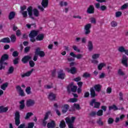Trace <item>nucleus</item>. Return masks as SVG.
Here are the masks:
<instances>
[{
  "instance_id": "nucleus-38",
  "label": "nucleus",
  "mask_w": 128,
  "mask_h": 128,
  "mask_svg": "<svg viewBox=\"0 0 128 128\" xmlns=\"http://www.w3.org/2000/svg\"><path fill=\"white\" fill-rule=\"evenodd\" d=\"M96 114L98 116H102L104 114V110H100L96 112Z\"/></svg>"
},
{
  "instance_id": "nucleus-41",
  "label": "nucleus",
  "mask_w": 128,
  "mask_h": 128,
  "mask_svg": "<svg viewBox=\"0 0 128 128\" xmlns=\"http://www.w3.org/2000/svg\"><path fill=\"white\" fill-rule=\"evenodd\" d=\"M14 68L13 66L10 67L8 70V74H12V72H14Z\"/></svg>"
},
{
  "instance_id": "nucleus-26",
  "label": "nucleus",
  "mask_w": 128,
  "mask_h": 128,
  "mask_svg": "<svg viewBox=\"0 0 128 128\" xmlns=\"http://www.w3.org/2000/svg\"><path fill=\"white\" fill-rule=\"evenodd\" d=\"M8 110V107H4L3 106H0V114L2 112H6Z\"/></svg>"
},
{
  "instance_id": "nucleus-46",
  "label": "nucleus",
  "mask_w": 128,
  "mask_h": 128,
  "mask_svg": "<svg viewBox=\"0 0 128 128\" xmlns=\"http://www.w3.org/2000/svg\"><path fill=\"white\" fill-rule=\"evenodd\" d=\"M77 90H78V86H72L71 92H76Z\"/></svg>"
},
{
  "instance_id": "nucleus-35",
  "label": "nucleus",
  "mask_w": 128,
  "mask_h": 128,
  "mask_svg": "<svg viewBox=\"0 0 128 128\" xmlns=\"http://www.w3.org/2000/svg\"><path fill=\"white\" fill-rule=\"evenodd\" d=\"M10 38L12 42H15L16 40V35L14 34L11 35Z\"/></svg>"
},
{
  "instance_id": "nucleus-44",
  "label": "nucleus",
  "mask_w": 128,
  "mask_h": 128,
  "mask_svg": "<svg viewBox=\"0 0 128 128\" xmlns=\"http://www.w3.org/2000/svg\"><path fill=\"white\" fill-rule=\"evenodd\" d=\"M29 64H30V68H34V66H36V64L32 60H31L29 62Z\"/></svg>"
},
{
  "instance_id": "nucleus-25",
  "label": "nucleus",
  "mask_w": 128,
  "mask_h": 128,
  "mask_svg": "<svg viewBox=\"0 0 128 128\" xmlns=\"http://www.w3.org/2000/svg\"><path fill=\"white\" fill-rule=\"evenodd\" d=\"M90 96H96V90L94 88H90Z\"/></svg>"
},
{
  "instance_id": "nucleus-62",
  "label": "nucleus",
  "mask_w": 128,
  "mask_h": 128,
  "mask_svg": "<svg viewBox=\"0 0 128 128\" xmlns=\"http://www.w3.org/2000/svg\"><path fill=\"white\" fill-rule=\"evenodd\" d=\"M13 62L14 64H18V58H15V59L13 60Z\"/></svg>"
},
{
  "instance_id": "nucleus-19",
  "label": "nucleus",
  "mask_w": 128,
  "mask_h": 128,
  "mask_svg": "<svg viewBox=\"0 0 128 128\" xmlns=\"http://www.w3.org/2000/svg\"><path fill=\"white\" fill-rule=\"evenodd\" d=\"M48 128H56V123L54 121L52 120L51 122L48 123L47 124Z\"/></svg>"
},
{
  "instance_id": "nucleus-49",
  "label": "nucleus",
  "mask_w": 128,
  "mask_h": 128,
  "mask_svg": "<svg viewBox=\"0 0 128 128\" xmlns=\"http://www.w3.org/2000/svg\"><path fill=\"white\" fill-rule=\"evenodd\" d=\"M122 12L118 11L116 12V18H120V16H122Z\"/></svg>"
},
{
  "instance_id": "nucleus-17",
  "label": "nucleus",
  "mask_w": 128,
  "mask_h": 128,
  "mask_svg": "<svg viewBox=\"0 0 128 128\" xmlns=\"http://www.w3.org/2000/svg\"><path fill=\"white\" fill-rule=\"evenodd\" d=\"M38 34V31L36 30H32L30 32V34H29V36H33L36 38Z\"/></svg>"
},
{
  "instance_id": "nucleus-45",
  "label": "nucleus",
  "mask_w": 128,
  "mask_h": 128,
  "mask_svg": "<svg viewBox=\"0 0 128 128\" xmlns=\"http://www.w3.org/2000/svg\"><path fill=\"white\" fill-rule=\"evenodd\" d=\"M100 58V54H94L92 56L93 60H96V58Z\"/></svg>"
},
{
  "instance_id": "nucleus-28",
  "label": "nucleus",
  "mask_w": 128,
  "mask_h": 128,
  "mask_svg": "<svg viewBox=\"0 0 128 128\" xmlns=\"http://www.w3.org/2000/svg\"><path fill=\"white\" fill-rule=\"evenodd\" d=\"M64 78H66V73H58V78L64 80Z\"/></svg>"
},
{
  "instance_id": "nucleus-33",
  "label": "nucleus",
  "mask_w": 128,
  "mask_h": 128,
  "mask_svg": "<svg viewBox=\"0 0 128 128\" xmlns=\"http://www.w3.org/2000/svg\"><path fill=\"white\" fill-rule=\"evenodd\" d=\"M4 64H6V66L8 65V62H3L2 64H0V70L6 68V66H4Z\"/></svg>"
},
{
  "instance_id": "nucleus-47",
  "label": "nucleus",
  "mask_w": 128,
  "mask_h": 128,
  "mask_svg": "<svg viewBox=\"0 0 128 128\" xmlns=\"http://www.w3.org/2000/svg\"><path fill=\"white\" fill-rule=\"evenodd\" d=\"M126 8H128V4L126 3L124 4L120 7V10H126Z\"/></svg>"
},
{
  "instance_id": "nucleus-51",
  "label": "nucleus",
  "mask_w": 128,
  "mask_h": 128,
  "mask_svg": "<svg viewBox=\"0 0 128 128\" xmlns=\"http://www.w3.org/2000/svg\"><path fill=\"white\" fill-rule=\"evenodd\" d=\"M112 88L108 87L106 89V92L107 94H112Z\"/></svg>"
},
{
  "instance_id": "nucleus-36",
  "label": "nucleus",
  "mask_w": 128,
  "mask_h": 128,
  "mask_svg": "<svg viewBox=\"0 0 128 128\" xmlns=\"http://www.w3.org/2000/svg\"><path fill=\"white\" fill-rule=\"evenodd\" d=\"M96 122L98 126H104V122L102 120V118H99Z\"/></svg>"
},
{
  "instance_id": "nucleus-64",
  "label": "nucleus",
  "mask_w": 128,
  "mask_h": 128,
  "mask_svg": "<svg viewBox=\"0 0 128 128\" xmlns=\"http://www.w3.org/2000/svg\"><path fill=\"white\" fill-rule=\"evenodd\" d=\"M76 58L78 60H80V58H82V54H78L76 55Z\"/></svg>"
},
{
  "instance_id": "nucleus-21",
  "label": "nucleus",
  "mask_w": 128,
  "mask_h": 128,
  "mask_svg": "<svg viewBox=\"0 0 128 128\" xmlns=\"http://www.w3.org/2000/svg\"><path fill=\"white\" fill-rule=\"evenodd\" d=\"M41 4L44 8H48V0H42Z\"/></svg>"
},
{
  "instance_id": "nucleus-22",
  "label": "nucleus",
  "mask_w": 128,
  "mask_h": 128,
  "mask_svg": "<svg viewBox=\"0 0 128 128\" xmlns=\"http://www.w3.org/2000/svg\"><path fill=\"white\" fill-rule=\"evenodd\" d=\"M14 16H16V12H11L9 14L8 20H12L14 18Z\"/></svg>"
},
{
  "instance_id": "nucleus-40",
  "label": "nucleus",
  "mask_w": 128,
  "mask_h": 128,
  "mask_svg": "<svg viewBox=\"0 0 128 128\" xmlns=\"http://www.w3.org/2000/svg\"><path fill=\"white\" fill-rule=\"evenodd\" d=\"M82 77L84 78H90V74L88 73V72H86L83 74Z\"/></svg>"
},
{
  "instance_id": "nucleus-3",
  "label": "nucleus",
  "mask_w": 128,
  "mask_h": 128,
  "mask_svg": "<svg viewBox=\"0 0 128 128\" xmlns=\"http://www.w3.org/2000/svg\"><path fill=\"white\" fill-rule=\"evenodd\" d=\"M14 120L15 124L17 126H18L20 124V112L16 111L14 114Z\"/></svg>"
},
{
  "instance_id": "nucleus-15",
  "label": "nucleus",
  "mask_w": 128,
  "mask_h": 128,
  "mask_svg": "<svg viewBox=\"0 0 128 128\" xmlns=\"http://www.w3.org/2000/svg\"><path fill=\"white\" fill-rule=\"evenodd\" d=\"M118 50L120 52H124L126 56H128V50H126L124 47L122 46H120L118 48Z\"/></svg>"
},
{
  "instance_id": "nucleus-61",
  "label": "nucleus",
  "mask_w": 128,
  "mask_h": 128,
  "mask_svg": "<svg viewBox=\"0 0 128 128\" xmlns=\"http://www.w3.org/2000/svg\"><path fill=\"white\" fill-rule=\"evenodd\" d=\"M48 100H51L52 102L56 100V96H48Z\"/></svg>"
},
{
  "instance_id": "nucleus-56",
  "label": "nucleus",
  "mask_w": 128,
  "mask_h": 128,
  "mask_svg": "<svg viewBox=\"0 0 128 128\" xmlns=\"http://www.w3.org/2000/svg\"><path fill=\"white\" fill-rule=\"evenodd\" d=\"M29 38H30V42H34L36 40V38L34 37L29 36Z\"/></svg>"
},
{
  "instance_id": "nucleus-48",
  "label": "nucleus",
  "mask_w": 128,
  "mask_h": 128,
  "mask_svg": "<svg viewBox=\"0 0 128 128\" xmlns=\"http://www.w3.org/2000/svg\"><path fill=\"white\" fill-rule=\"evenodd\" d=\"M106 8H107L106 6L104 5L101 6L100 7V10L102 12H104V10H106Z\"/></svg>"
},
{
  "instance_id": "nucleus-8",
  "label": "nucleus",
  "mask_w": 128,
  "mask_h": 128,
  "mask_svg": "<svg viewBox=\"0 0 128 128\" xmlns=\"http://www.w3.org/2000/svg\"><path fill=\"white\" fill-rule=\"evenodd\" d=\"M66 70L68 72L69 74H76V67H72L70 68H66Z\"/></svg>"
},
{
  "instance_id": "nucleus-7",
  "label": "nucleus",
  "mask_w": 128,
  "mask_h": 128,
  "mask_svg": "<svg viewBox=\"0 0 128 128\" xmlns=\"http://www.w3.org/2000/svg\"><path fill=\"white\" fill-rule=\"evenodd\" d=\"M94 108H100V102H97L96 100L93 99L90 102V106H94Z\"/></svg>"
},
{
  "instance_id": "nucleus-42",
  "label": "nucleus",
  "mask_w": 128,
  "mask_h": 128,
  "mask_svg": "<svg viewBox=\"0 0 128 128\" xmlns=\"http://www.w3.org/2000/svg\"><path fill=\"white\" fill-rule=\"evenodd\" d=\"M110 24L112 28H116V26H118V23L116 21H112L110 22Z\"/></svg>"
},
{
  "instance_id": "nucleus-1",
  "label": "nucleus",
  "mask_w": 128,
  "mask_h": 128,
  "mask_svg": "<svg viewBox=\"0 0 128 128\" xmlns=\"http://www.w3.org/2000/svg\"><path fill=\"white\" fill-rule=\"evenodd\" d=\"M27 11L28 12V14L29 17L32 20H34V18L32 16V12H34V14L35 16L38 18V14H40V12H38V10L36 8H34L32 10V6H30L27 8Z\"/></svg>"
},
{
  "instance_id": "nucleus-16",
  "label": "nucleus",
  "mask_w": 128,
  "mask_h": 128,
  "mask_svg": "<svg viewBox=\"0 0 128 128\" xmlns=\"http://www.w3.org/2000/svg\"><path fill=\"white\" fill-rule=\"evenodd\" d=\"M88 48L89 52H92L94 50V44H92V42L89 40L88 43Z\"/></svg>"
},
{
  "instance_id": "nucleus-12",
  "label": "nucleus",
  "mask_w": 128,
  "mask_h": 128,
  "mask_svg": "<svg viewBox=\"0 0 128 128\" xmlns=\"http://www.w3.org/2000/svg\"><path fill=\"white\" fill-rule=\"evenodd\" d=\"M34 68H32L30 70L27 72L26 73L24 74H21V78H26V76H30L32 74V72H34Z\"/></svg>"
},
{
  "instance_id": "nucleus-13",
  "label": "nucleus",
  "mask_w": 128,
  "mask_h": 128,
  "mask_svg": "<svg viewBox=\"0 0 128 128\" xmlns=\"http://www.w3.org/2000/svg\"><path fill=\"white\" fill-rule=\"evenodd\" d=\"M16 90L19 92L20 96H24V90L22 89V87H20V86H16Z\"/></svg>"
},
{
  "instance_id": "nucleus-54",
  "label": "nucleus",
  "mask_w": 128,
  "mask_h": 128,
  "mask_svg": "<svg viewBox=\"0 0 128 128\" xmlns=\"http://www.w3.org/2000/svg\"><path fill=\"white\" fill-rule=\"evenodd\" d=\"M72 48L73 50H75L76 52H80V49H78V47L76 46H72Z\"/></svg>"
},
{
  "instance_id": "nucleus-63",
  "label": "nucleus",
  "mask_w": 128,
  "mask_h": 128,
  "mask_svg": "<svg viewBox=\"0 0 128 128\" xmlns=\"http://www.w3.org/2000/svg\"><path fill=\"white\" fill-rule=\"evenodd\" d=\"M90 22L92 24H96V18H91V20H90Z\"/></svg>"
},
{
  "instance_id": "nucleus-24",
  "label": "nucleus",
  "mask_w": 128,
  "mask_h": 128,
  "mask_svg": "<svg viewBox=\"0 0 128 128\" xmlns=\"http://www.w3.org/2000/svg\"><path fill=\"white\" fill-rule=\"evenodd\" d=\"M70 108V106L68 104H64L63 106V109L62 110V114H66V112H68V108Z\"/></svg>"
},
{
  "instance_id": "nucleus-32",
  "label": "nucleus",
  "mask_w": 128,
  "mask_h": 128,
  "mask_svg": "<svg viewBox=\"0 0 128 128\" xmlns=\"http://www.w3.org/2000/svg\"><path fill=\"white\" fill-rule=\"evenodd\" d=\"M32 116H34V114H32V112H28L26 114V116H25L24 119L28 120Z\"/></svg>"
},
{
  "instance_id": "nucleus-11",
  "label": "nucleus",
  "mask_w": 128,
  "mask_h": 128,
  "mask_svg": "<svg viewBox=\"0 0 128 128\" xmlns=\"http://www.w3.org/2000/svg\"><path fill=\"white\" fill-rule=\"evenodd\" d=\"M10 58V56H8V54H3L0 58V64H2L3 62H6V60H8V58Z\"/></svg>"
},
{
  "instance_id": "nucleus-59",
  "label": "nucleus",
  "mask_w": 128,
  "mask_h": 128,
  "mask_svg": "<svg viewBox=\"0 0 128 128\" xmlns=\"http://www.w3.org/2000/svg\"><path fill=\"white\" fill-rule=\"evenodd\" d=\"M22 15L23 16V18H26L28 16V11H24L22 12Z\"/></svg>"
},
{
  "instance_id": "nucleus-14",
  "label": "nucleus",
  "mask_w": 128,
  "mask_h": 128,
  "mask_svg": "<svg viewBox=\"0 0 128 128\" xmlns=\"http://www.w3.org/2000/svg\"><path fill=\"white\" fill-rule=\"evenodd\" d=\"M30 60H32V57L30 56H26L24 57V58H22V62H23V64H27V62H28Z\"/></svg>"
},
{
  "instance_id": "nucleus-39",
  "label": "nucleus",
  "mask_w": 128,
  "mask_h": 128,
  "mask_svg": "<svg viewBox=\"0 0 128 128\" xmlns=\"http://www.w3.org/2000/svg\"><path fill=\"white\" fill-rule=\"evenodd\" d=\"M60 128H66V122L62 120L60 124Z\"/></svg>"
},
{
  "instance_id": "nucleus-52",
  "label": "nucleus",
  "mask_w": 128,
  "mask_h": 128,
  "mask_svg": "<svg viewBox=\"0 0 128 128\" xmlns=\"http://www.w3.org/2000/svg\"><path fill=\"white\" fill-rule=\"evenodd\" d=\"M118 74H119V76H124V73L122 72V69H118Z\"/></svg>"
},
{
  "instance_id": "nucleus-30",
  "label": "nucleus",
  "mask_w": 128,
  "mask_h": 128,
  "mask_svg": "<svg viewBox=\"0 0 128 128\" xmlns=\"http://www.w3.org/2000/svg\"><path fill=\"white\" fill-rule=\"evenodd\" d=\"M104 66H106V64H104V62L100 63L98 64V70H102V68H104Z\"/></svg>"
},
{
  "instance_id": "nucleus-6",
  "label": "nucleus",
  "mask_w": 128,
  "mask_h": 128,
  "mask_svg": "<svg viewBox=\"0 0 128 128\" xmlns=\"http://www.w3.org/2000/svg\"><path fill=\"white\" fill-rule=\"evenodd\" d=\"M90 28H92L91 24H87L85 25L84 28V30H85V34L88 35L90 34Z\"/></svg>"
},
{
  "instance_id": "nucleus-60",
  "label": "nucleus",
  "mask_w": 128,
  "mask_h": 128,
  "mask_svg": "<svg viewBox=\"0 0 128 128\" xmlns=\"http://www.w3.org/2000/svg\"><path fill=\"white\" fill-rule=\"evenodd\" d=\"M22 35V32H20V30H18L16 31V36H20Z\"/></svg>"
},
{
  "instance_id": "nucleus-23",
  "label": "nucleus",
  "mask_w": 128,
  "mask_h": 128,
  "mask_svg": "<svg viewBox=\"0 0 128 128\" xmlns=\"http://www.w3.org/2000/svg\"><path fill=\"white\" fill-rule=\"evenodd\" d=\"M0 42H4V44H8L10 42V40L8 38H4L0 40Z\"/></svg>"
},
{
  "instance_id": "nucleus-34",
  "label": "nucleus",
  "mask_w": 128,
  "mask_h": 128,
  "mask_svg": "<svg viewBox=\"0 0 128 128\" xmlns=\"http://www.w3.org/2000/svg\"><path fill=\"white\" fill-rule=\"evenodd\" d=\"M74 86V84L71 83L68 84L67 86V90L68 92H72V86Z\"/></svg>"
},
{
  "instance_id": "nucleus-27",
  "label": "nucleus",
  "mask_w": 128,
  "mask_h": 128,
  "mask_svg": "<svg viewBox=\"0 0 128 128\" xmlns=\"http://www.w3.org/2000/svg\"><path fill=\"white\" fill-rule=\"evenodd\" d=\"M20 110H24V100H22L20 102Z\"/></svg>"
},
{
  "instance_id": "nucleus-55",
  "label": "nucleus",
  "mask_w": 128,
  "mask_h": 128,
  "mask_svg": "<svg viewBox=\"0 0 128 128\" xmlns=\"http://www.w3.org/2000/svg\"><path fill=\"white\" fill-rule=\"evenodd\" d=\"M108 124H112L114 122V119L112 118H110L108 119Z\"/></svg>"
},
{
  "instance_id": "nucleus-4",
  "label": "nucleus",
  "mask_w": 128,
  "mask_h": 128,
  "mask_svg": "<svg viewBox=\"0 0 128 128\" xmlns=\"http://www.w3.org/2000/svg\"><path fill=\"white\" fill-rule=\"evenodd\" d=\"M36 104V102L34 100L28 99L26 101V106L27 108H32V106H34Z\"/></svg>"
},
{
  "instance_id": "nucleus-58",
  "label": "nucleus",
  "mask_w": 128,
  "mask_h": 128,
  "mask_svg": "<svg viewBox=\"0 0 128 128\" xmlns=\"http://www.w3.org/2000/svg\"><path fill=\"white\" fill-rule=\"evenodd\" d=\"M34 126V122H30L28 124V128H33Z\"/></svg>"
},
{
  "instance_id": "nucleus-5",
  "label": "nucleus",
  "mask_w": 128,
  "mask_h": 128,
  "mask_svg": "<svg viewBox=\"0 0 128 128\" xmlns=\"http://www.w3.org/2000/svg\"><path fill=\"white\" fill-rule=\"evenodd\" d=\"M35 54L38 56H40V58H44L46 56L44 52L40 50V48H38L36 49Z\"/></svg>"
},
{
  "instance_id": "nucleus-50",
  "label": "nucleus",
  "mask_w": 128,
  "mask_h": 128,
  "mask_svg": "<svg viewBox=\"0 0 128 128\" xmlns=\"http://www.w3.org/2000/svg\"><path fill=\"white\" fill-rule=\"evenodd\" d=\"M12 56L14 58H16V56H18V51H14L12 52Z\"/></svg>"
},
{
  "instance_id": "nucleus-31",
  "label": "nucleus",
  "mask_w": 128,
  "mask_h": 128,
  "mask_svg": "<svg viewBox=\"0 0 128 128\" xmlns=\"http://www.w3.org/2000/svg\"><path fill=\"white\" fill-rule=\"evenodd\" d=\"M8 86V82H5L4 84H3L1 86H0V88H2V90H4L6 88V87Z\"/></svg>"
},
{
  "instance_id": "nucleus-18",
  "label": "nucleus",
  "mask_w": 128,
  "mask_h": 128,
  "mask_svg": "<svg viewBox=\"0 0 128 128\" xmlns=\"http://www.w3.org/2000/svg\"><path fill=\"white\" fill-rule=\"evenodd\" d=\"M94 90H96V92H100L102 90V85L100 84L94 85Z\"/></svg>"
},
{
  "instance_id": "nucleus-9",
  "label": "nucleus",
  "mask_w": 128,
  "mask_h": 128,
  "mask_svg": "<svg viewBox=\"0 0 128 128\" xmlns=\"http://www.w3.org/2000/svg\"><path fill=\"white\" fill-rule=\"evenodd\" d=\"M128 56L126 55H123L122 56V64L124 65L126 68H128Z\"/></svg>"
},
{
  "instance_id": "nucleus-20",
  "label": "nucleus",
  "mask_w": 128,
  "mask_h": 128,
  "mask_svg": "<svg viewBox=\"0 0 128 128\" xmlns=\"http://www.w3.org/2000/svg\"><path fill=\"white\" fill-rule=\"evenodd\" d=\"M44 38V34H39L36 37V40L40 42Z\"/></svg>"
},
{
  "instance_id": "nucleus-2",
  "label": "nucleus",
  "mask_w": 128,
  "mask_h": 128,
  "mask_svg": "<svg viewBox=\"0 0 128 128\" xmlns=\"http://www.w3.org/2000/svg\"><path fill=\"white\" fill-rule=\"evenodd\" d=\"M66 124H68V128H74V120H76V117H72L70 118L68 117L66 118Z\"/></svg>"
},
{
  "instance_id": "nucleus-29",
  "label": "nucleus",
  "mask_w": 128,
  "mask_h": 128,
  "mask_svg": "<svg viewBox=\"0 0 128 128\" xmlns=\"http://www.w3.org/2000/svg\"><path fill=\"white\" fill-rule=\"evenodd\" d=\"M120 110V108H118L115 104H113L112 106H109V110Z\"/></svg>"
},
{
  "instance_id": "nucleus-53",
  "label": "nucleus",
  "mask_w": 128,
  "mask_h": 128,
  "mask_svg": "<svg viewBox=\"0 0 128 128\" xmlns=\"http://www.w3.org/2000/svg\"><path fill=\"white\" fill-rule=\"evenodd\" d=\"M74 82H80L82 80V78L78 76L76 78H74Z\"/></svg>"
},
{
  "instance_id": "nucleus-43",
  "label": "nucleus",
  "mask_w": 128,
  "mask_h": 128,
  "mask_svg": "<svg viewBox=\"0 0 128 128\" xmlns=\"http://www.w3.org/2000/svg\"><path fill=\"white\" fill-rule=\"evenodd\" d=\"M68 102H78V99L76 98H70Z\"/></svg>"
},
{
  "instance_id": "nucleus-37",
  "label": "nucleus",
  "mask_w": 128,
  "mask_h": 128,
  "mask_svg": "<svg viewBox=\"0 0 128 128\" xmlns=\"http://www.w3.org/2000/svg\"><path fill=\"white\" fill-rule=\"evenodd\" d=\"M31 88L30 86H28L26 89V92L27 94H32Z\"/></svg>"
},
{
  "instance_id": "nucleus-10",
  "label": "nucleus",
  "mask_w": 128,
  "mask_h": 128,
  "mask_svg": "<svg viewBox=\"0 0 128 128\" xmlns=\"http://www.w3.org/2000/svg\"><path fill=\"white\" fill-rule=\"evenodd\" d=\"M86 12L89 14H94V5H90L89 6L87 9Z\"/></svg>"
},
{
  "instance_id": "nucleus-57",
  "label": "nucleus",
  "mask_w": 128,
  "mask_h": 128,
  "mask_svg": "<svg viewBox=\"0 0 128 128\" xmlns=\"http://www.w3.org/2000/svg\"><path fill=\"white\" fill-rule=\"evenodd\" d=\"M74 106L76 108V110H80V104H74Z\"/></svg>"
}]
</instances>
